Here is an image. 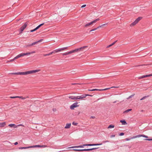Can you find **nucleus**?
Returning <instances> with one entry per match:
<instances>
[{
  "mask_svg": "<svg viewBox=\"0 0 152 152\" xmlns=\"http://www.w3.org/2000/svg\"><path fill=\"white\" fill-rule=\"evenodd\" d=\"M40 71V69H37L34 70L29 71L25 72H13L11 73V74L15 75H27L34 73L38 72Z\"/></svg>",
  "mask_w": 152,
  "mask_h": 152,
  "instance_id": "nucleus-1",
  "label": "nucleus"
},
{
  "mask_svg": "<svg viewBox=\"0 0 152 152\" xmlns=\"http://www.w3.org/2000/svg\"><path fill=\"white\" fill-rule=\"evenodd\" d=\"M87 47V46H84L69 52H67L65 53H62V55L63 56L67 55L69 54H71L72 53L77 52L81 51H83L84 49L86 48Z\"/></svg>",
  "mask_w": 152,
  "mask_h": 152,
  "instance_id": "nucleus-2",
  "label": "nucleus"
},
{
  "mask_svg": "<svg viewBox=\"0 0 152 152\" xmlns=\"http://www.w3.org/2000/svg\"><path fill=\"white\" fill-rule=\"evenodd\" d=\"M102 144H83L81 145L80 146H73L72 147H70L69 148H83V146H96V145H102Z\"/></svg>",
  "mask_w": 152,
  "mask_h": 152,
  "instance_id": "nucleus-3",
  "label": "nucleus"
},
{
  "mask_svg": "<svg viewBox=\"0 0 152 152\" xmlns=\"http://www.w3.org/2000/svg\"><path fill=\"white\" fill-rule=\"evenodd\" d=\"M142 18L141 17H138L134 22L131 23L130 25V26L132 27L135 26L142 19Z\"/></svg>",
  "mask_w": 152,
  "mask_h": 152,
  "instance_id": "nucleus-4",
  "label": "nucleus"
},
{
  "mask_svg": "<svg viewBox=\"0 0 152 152\" xmlns=\"http://www.w3.org/2000/svg\"><path fill=\"white\" fill-rule=\"evenodd\" d=\"M99 20L100 19L99 18L95 19L94 20L92 21L91 22H90L86 24L85 26V27H87L88 26H90L92 25L93 23H96L98 21H99Z\"/></svg>",
  "mask_w": 152,
  "mask_h": 152,
  "instance_id": "nucleus-5",
  "label": "nucleus"
},
{
  "mask_svg": "<svg viewBox=\"0 0 152 152\" xmlns=\"http://www.w3.org/2000/svg\"><path fill=\"white\" fill-rule=\"evenodd\" d=\"M118 88V87H114V86H113L110 88H106L104 89H89L88 90V91H105L108 90L111 88Z\"/></svg>",
  "mask_w": 152,
  "mask_h": 152,
  "instance_id": "nucleus-6",
  "label": "nucleus"
},
{
  "mask_svg": "<svg viewBox=\"0 0 152 152\" xmlns=\"http://www.w3.org/2000/svg\"><path fill=\"white\" fill-rule=\"evenodd\" d=\"M34 52H31V53L29 52V53H20V54L18 55L17 56V57H16V58H19L20 57H21L22 56H24L25 55H29L32 53H34Z\"/></svg>",
  "mask_w": 152,
  "mask_h": 152,
  "instance_id": "nucleus-7",
  "label": "nucleus"
},
{
  "mask_svg": "<svg viewBox=\"0 0 152 152\" xmlns=\"http://www.w3.org/2000/svg\"><path fill=\"white\" fill-rule=\"evenodd\" d=\"M61 51H62V50H61V48H58V49L55 50H53L51 52L49 53H48V56L50 55L53 53L54 54L56 53H58V52H60Z\"/></svg>",
  "mask_w": 152,
  "mask_h": 152,
  "instance_id": "nucleus-8",
  "label": "nucleus"
},
{
  "mask_svg": "<svg viewBox=\"0 0 152 152\" xmlns=\"http://www.w3.org/2000/svg\"><path fill=\"white\" fill-rule=\"evenodd\" d=\"M78 102H76L73 103L70 106V108L71 110L74 109V108L78 107L79 106V105H77Z\"/></svg>",
  "mask_w": 152,
  "mask_h": 152,
  "instance_id": "nucleus-9",
  "label": "nucleus"
},
{
  "mask_svg": "<svg viewBox=\"0 0 152 152\" xmlns=\"http://www.w3.org/2000/svg\"><path fill=\"white\" fill-rule=\"evenodd\" d=\"M87 96H92V95L88 94H85V95H81L80 96H77V99H82L85 98Z\"/></svg>",
  "mask_w": 152,
  "mask_h": 152,
  "instance_id": "nucleus-10",
  "label": "nucleus"
},
{
  "mask_svg": "<svg viewBox=\"0 0 152 152\" xmlns=\"http://www.w3.org/2000/svg\"><path fill=\"white\" fill-rule=\"evenodd\" d=\"M44 24V23H42L41 24H40L39 26H38L37 27L35 28L34 29L31 30H30L31 32H34L36 30H37L38 29H39L41 26H43Z\"/></svg>",
  "mask_w": 152,
  "mask_h": 152,
  "instance_id": "nucleus-11",
  "label": "nucleus"
},
{
  "mask_svg": "<svg viewBox=\"0 0 152 152\" xmlns=\"http://www.w3.org/2000/svg\"><path fill=\"white\" fill-rule=\"evenodd\" d=\"M40 41H37V42H34L32 44H30L27 45H26V47H31V46H32L33 45H35V44H37L38 42H39Z\"/></svg>",
  "mask_w": 152,
  "mask_h": 152,
  "instance_id": "nucleus-12",
  "label": "nucleus"
},
{
  "mask_svg": "<svg viewBox=\"0 0 152 152\" xmlns=\"http://www.w3.org/2000/svg\"><path fill=\"white\" fill-rule=\"evenodd\" d=\"M69 98L72 100H77V96H69Z\"/></svg>",
  "mask_w": 152,
  "mask_h": 152,
  "instance_id": "nucleus-13",
  "label": "nucleus"
},
{
  "mask_svg": "<svg viewBox=\"0 0 152 152\" xmlns=\"http://www.w3.org/2000/svg\"><path fill=\"white\" fill-rule=\"evenodd\" d=\"M71 126V123L67 124H66L65 126V129H68Z\"/></svg>",
  "mask_w": 152,
  "mask_h": 152,
  "instance_id": "nucleus-14",
  "label": "nucleus"
},
{
  "mask_svg": "<svg viewBox=\"0 0 152 152\" xmlns=\"http://www.w3.org/2000/svg\"><path fill=\"white\" fill-rule=\"evenodd\" d=\"M6 124L5 122L0 123V127H3L5 126Z\"/></svg>",
  "mask_w": 152,
  "mask_h": 152,
  "instance_id": "nucleus-15",
  "label": "nucleus"
},
{
  "mask_svg": "<svg viewBox=\"0 0 152 152\" xmlns=\"http://www.w3.org/2000/svg\"><path fill=\"white\" fill-rule=\"evenodd\" d=\"M98 148H92L88 149H84L85 151H89L92 150H95Z\"/></svg>",
  "mask_w": 152,
  "mask_h": 152,
  "instance_id": "nucleus-16",
  "label": "nucleus"
},
{
  "mask_svg": "<svg viewBox=\"0 0 152 152\" xmlns=\"http://www.w3.org/2000/svg\"><path fill=\"white\" fill-rule=\"evenodd\" d=\"M142 136H143V135L139 134V135H137L136 136H134L132 137H131V138H137V137H142Z\"/></svg>",
  "mask_w": 152,
  "mask_h": 152,
  "instance_id": "nucleus-17",
  "label": "nucleus"
},
{
  "mask_svg": "<svg viewBox=\"0 0 152 152\" xmlns=\"http://www.w3.org/2000/svg\"><path fill=\"white\" fill-rule=\"evenodd\" d=\"M41 145H36L33 146H30V148H36V147H40L41 148Z\"/></svg>",
  "mask_w": 152,
  "mask_h": 152,
  "instance_id": "nucleus-18",
  "label": "nucleus"
},
{
  "mask_svg": "<svg viewBox=\"0 0 152 152\" xmlns=\"http://www.w3.org/2000/svg\"><path fill=\"white\" fill-rule=\"evenodd\" d=\"M28 24V22H26L21 27H23L25 29L27 27Z\"/></svg>",
  "mask_w": 152,
  "mask_h": 152,
  "instance_id": "nucleus-19",
  "label": "nucleus"
},
{
  "mask_svg": "<svg viewBox=\"0 0 152 152\" xmlns=\"http://www.w3.org/2000/svg\"><path fill=\"white\" fill-rule=\"evenodd\" d=\"M142 77L143 78H145V77H150V76H152V74L145 75H142Z\"/></svg>",
  "mask_w": 152,
  "mask_h": 152,
  "instance_id": "nucleus-20",
  "label": "nucleus"
},
{
  "mask_svg": "<svg viewBox=\"0 0 152 152\" xmlns=\"http://www.w3.org/2000/svg\"><path fill=\"white\" fill-rule=\"evenodd\" d=\"M120 122L123 125H126L127 124V123L125 120H121L120 121Z\"/></svg>",
  "mask_w": 152,
  "mask_h": 152,
  "instance_id": "nucleus-21",
  "label": "nucleus"
},
{
  "mask_svg": "<svg viewBox=\"0 0 152 152\" xmlns=\"http://www.w3.org/2000/svg\"><path fill=\"white\" fill-rule=\"evenodd\" d=\"M8 126L11 127H14V128H16L17 127V126H16V125L15 124H10Z\"/></svg>",
  "mask_w": 152,
  "mask_h": 152,
  "instance_id": "nucleus-22",
  "label": "nucleus"
},
{
  "mask_svg": "<svg viewBox=\"0 0 152 152\" xmlns=\"http://www.w3.org/2000/svg\"><path fill=\"white\" fill-rule=\"evenodd\" d=\"M25 29L23 27H21L20 28V30L19 31L20 34L22 33L23 31Z\"/></svg>",
  "mask_w": 152,
  "mask_h": 152,
  "instance_id": "nucleus-23",
  "label": "nucleus"
},
{
  "mask_svg": "<svg viewBox=\"0 0 152 152\" xmlns=\"http://www.w3.org/2000/svg\"><path fill=\"white\" fill-rule=\"evenodd\" d=\"M29 98L28 96H27L26 97H23L22 96H18V98H20L22 99H25L26 98Z\"/></svg>",
  "mask_w": 152,
  "mask_h": 152,
  "instance_id": "nucleus-24",
  "label": "nucleus"
},
{
  "mask_svg": "<svg viewBox=\"0 0 152 152\" xmlns=\"http://www.w3.org/2000/svg\"><path fill=\"white\" fill-rule=\"evenodd\" d=\"M117 42V41H115L114 42H113V43H112L111 44H110V45H108L107 46V48H109L110 47L112 46V45H114L116 42Z\"/></svg>",
  "mask_w": 152,
  "mask_h": 152,
  "instance_id": "nucleus-25",
  "label": "nucleus"
},
{
  "mask_svg": "<svg viewBox=\"0 0 152 152\" xmlns=\"http://www.w3.org/2000/svg\"><path fill=\"white\" fill-rule=\"evenodd\" d=\"M29 148H30V146L27 147H20L19 148V149H26Z\"/></svg>",
  "mask_w": 152,
  "mask_h": 152,
  "instance_id": "nucleus-26",
  "label": "nucleus"
},
{
  "mask_svg": "<svg viewBox=\"0 0 152 152\" xmlns=\"http://www.w3.org/2000/svg\"><path fill=\"white\" fill-rule=\"evenodd\" d=\"M107 24H106H106H102V25H101L99 26H98L97 27V28L98 29L99 28H101V27H102L103 26H105Z\"/></svg>",
  "mask_w": 152,
  "mask_h": 152,
  "instance_id": "nucleus-27",
  "label": "nucleus"
},
{
  "mask_svg": "<svg viewBox=\"0 0 152 152\" xmlns=\"http://www.w3.org/2000/svg\"><path fill=\"white\" fill-rule=\"evenodd\" d=\"M73 150L74 151H85L84 149H74Z\"/></svg>",
  "mask_w": 152,
  "mask_h": 152,
  "instance_id": "nucleus-28",
  "label": "nucleus"
},
{
  "mask_svg": "<svg viewBox=\"0 0 152 152\" xmlns=\"http://www.w3.org/2000/svg\"><path fill=\"white\" fill-rule=\"evenodd\" d=\"M132 110V109H128L127 110H126V111H124V113H128V112H129V111H131Z\"/></svg>",
  "mask_w": 152,
  "mask_h": 152,
  "instance_id": "nucleus-29",
  "label": "nucleus"
},
{
  "mask_svg": "<svg viewBox=\"0 0 152 152\" xmlns=\"http://www.w3.org/2000/svg\"><path fill=\"white\" fill-rule=\"evenodd\" d=\"M114 127V125H109L108 126V128H113Z\"/></svg>",
  "mask_w": 152,
  "mask_h": 152,
  "instance_id": "nucleus-30",
  "label": "nucleus"
},
{
  "mask_svg": "<svg viewBox=\"0 0 152 152\" xmlns=\"http://www.w3.org/2000/svg\"><path fill=\"white\" fill-rule=\"evenodd\" d=\"M67 48V47H65L64 48H61L62 51H63L65 50Z\"/></svg>",
  "mask_w": 152,
  "mask_h": 152,
  "instance_id": "nucleus-31",
  "label": "nucleus"
},
{
  "mask_svg": "<svg viewBox=\"0 0 152 152\" xmlns=\"http://www.w3.org/2000/svg\"><path fill=\"white\" fill-rule=\"evenodd\" d=\"M148 96H144V97H143L142 98L140 99V100H142L143 99H145V98H146L147 97H148Z\"/></svg>",
  "mask_w": 152,
  "mask_h": 152,
  "instance_id": "nucleus-32",
  "label": "nucleus"
},
{
  "mask_svg": "<svg viewBox=\"0 0 152 152\" xmlns=\"http://www.w3.org/2000/svg\"><path fill=\"white\" fill-rule=\"evenodd\" d=\"M16 57H17V56L16 57H15L13 59H12L11 60H10V61H14L16 59L18 58H16Z\"/></svg>",
  "mask_w": 152,
  "mask_h": 152,
  "instance_id": "nucleus-33",
  "label": "nucleus"
},
{
  "mask_svg": "<svg viewBox=\"0 0 152 152\" xmlns=\"http://www.w3.org/2000/svg\"><path fill=\"white\" fill-rule=\"evenodd\" d=\"M133 139V138H131V137L130 138H126V139H125V140L126 141H129V140H130L131 139Z\"/></svg>",
  "mask_w": 152,
  "mask_h": 152,
  "instance_id": "nucleus-34",
  "label": "nucleus"
},
{
  "mask_svg": "<svg viewBox=\"0 0 152 152\" xmlns=\"http://www.w3.org/2000/svg\"><path fill=\"white\" fill-rule=\"evenodd\" d=\"M12 99H14L15 98H18V96H11L10 97Z\"/></svg>",
  "mask_w": 152,
  "mask_h": 152,
  "instance_id": "nucleus-35",
  "label": "nucleus"
},
{
  "mask_svg": "<svg viewBox=\"0 0 152 152\" xmlns=\"http://www.w3.org/2000/svg\"><path fill=\"white\" fill-rule=\"evenodd\" d=\"M98 28H97V27L96 28H94V29H91V30L90 31H95V30H96Z\"/></svg>",
  "mask_w": 152,
  "mask_h": 152,
  "instance_id": "nucleus-36",
  "label": "nucleus"
},
{
  "mask_svg": "<svg viewBox=\"0 0 152 152\" xmlns=\"http://www.w3.org/2000/svg\"><path fill=\"white\" fill-rule=\"evenodd\" d=\"M47 147L46 145H41V148H45Z\"/></svg>",
  "mask_w": 152,
  "mask_h": 152,
  "instance_id": "nucleus-37",
  "label": "nucleus"
},
{
  "mask_svg": "<svg viewBox=\"0 0 152 152\" xmlns=\"http://www.w3.org/2000/svg\"><path fill=\"white\" fill-rule=\"evenodd\" d=\"M72 124L74 125H77V123H76L74 122H73L72 123Z\"/></svg>",
  "mask_w": 152,
  "mask_h": 152,
  "instance_id": "nucleus-38",
  "label": "nucleus"
},
{
  "mask_svg": "<svg viewBox=\"0 0 152 152\" xmlns=\"http://www.w3.org/2000/svg\"><path fill=\"white\" fill-rule=\"evenodd\" d=\"M124 133L122 132L120 133V134H119L120 136H123L124 135Z\"/></svg>",
  "mask_w": 152,
  "mask_h": 152,
  "instance_id": "nucleus-39",
  "label": "nucleus"
},
{
  "mask_svg": "<svg viewBox=\"0 0 152 152\" xmlns=\"http://www.w3.org/2000/svg\"><path fill=\"white\" fill-rule=\"evenodd\" d=\"M145 140H146L151 141V140H152V139H145Z\"/></svg>",
  "mask_w": 152,
  "mask_h": 152,
  "instance_id": "nucleus-40",
  "label": "nucleus"
},
{
  "mask_svg": "<svg viewBox=\"0 0 152 152\" xmlns=\"http://www.w3.org/2000/svg\"><path fill=\"white\" fill-rule=\"evenodd\" d=\"M134 95H132L130 96L128 98V99H129L131 98L132 97V96H134Z\"/></svg>",
  "mask_w": 152,
  "mask_h": 152,
  "instance_id": "nucleus-41",
  "label": "nucleus"
},
{
  "mask_svg": "<svg viewBox=\"0 0 152 152\" xmlns=\"http://www.w3.org/2000/svg\"><path fill=\"white\" fill-rule=\"evenodd\" d=\"M142 137H145V138H148V136L145 135H143Z\"/></svg>",
  "mask_w": 152,
  "mask_h": 152,
  "instance_id": "nucleus-42",
  "label": "nucleus"
},
{
  "mask_svg": "<svg viewBox=\"0 0 152 152\" xmlns=\"http://www.w3.org/2000/svg\"><path fill=\"white\" fill-rule=\"evenodd\" d=\"M86 6V4H84L81 6V7H85Z\"/></svg>",
  "mask_w": 152,
  "mask_h": 152,
  "instance_id": "nucleus-43",
  "label": "nucleus"
},
{
  "mask_svg": "<svg viewBox=\"0 0 152 152\" xmlns=\"http://www.w3.org/2000/svg\"><path fill=\"white\" fill-rule=\"evenodd\" d=\"M109 142V141L107 140V141H103V143H106V142Z\"/></svg>",
  "mask_w": 152,
  "mask_h": 152,
  "instance_id": "nucleus-44",
  "label": "nucleus"
},
{
  "mask_svg": "<svg viewBox=\"0 0 152 152\" xmlns=\"http://www.w3.org/2000/svg\"><path fill=\"white\" fill-rule=\"evenodd\" d=\"M142 78H142V76L138 77L139 79H142Z\"/></svg>",
  "mask_w": 152,
  "mask_h": 152,
  "instance_id": "nucleus-45",
  "label": "nucleus"
},
{
  "mask_svg": "<svg viewBox=\"0 0 152 152\" xmlns=\"http://www.w3.org/2000/svg\"><path fill=\"white\" fill-rule=\"evenodd\" d=\"M115 135H112L110 136V137H115Z\"/></svg>",
  "mask_w": 152,
  "mask_h": 152,
  "instance_id": "nucleus-46",
  "label": "nucleus"
},
{
  "mask_svg": "<svg viewBox=\"0 0 152 152\" xmlns=\"http://www.w3.org/2000/svg\"><path fill=\"white\" fill-rule=\"evenodd\" d=\"M18 144V142H16L14 143L15 145H16Z\"/></svg>",
  "mask_w": 152,
  "mask_h": 152,
  "instance_id": "nucleus-47",
  "label": "nucleus"
},
{
  "mask_svg": "<svg viewBox=\"0 0 152 152\" xmlns=\"http://www.w3.org/2000/svg\"><path fill=\"white\" fill-rule=\"evenodd\" d=\"M18 126H23V125L22 124H20V125H18Z\"/></svg>",
  "mask_w": 152,
  "mask_h": 152,
  "instance_id": "nucleus-48",
  "label": "nucleus"
},
{
  "mask_svg": "<svg viewBox=\"0 0 152 152\" xmlns=\"http://www.w3.org/2000/svg\"><path fill=\"white\" fill-rule=\"evenodd\" d=\"M91 118H95V117L94 116H91Z\"/></svg>",
  "mask_w": 152,
  "mask_h": 152,
  "instance_id": "nucleus-49",
  "label": "nucleus"
},
{
  "mask_svg": "<svg viewBox=\"0 0 152 152\" xmlns=\"http://www.w3.org/2000/svg\"><path fill=\"white\" fill-rule=\"evenodd\" d=\"M43 56H48V54H44V55H43Z\"/></svg>",
  "mask_w": 152,
  "mask_h": 152,
  "instance_id": "nucleus-50",
  "label": "nucleus"
},
{
  "mask_svg": "<svg viewBox=\"0 0 152 152\" xmlns=\"http://www.w3.org/2000/svg\"><path fill=\"white\" fill-rule=\"evenodd\" d=\"M56 110V109H53V111H55Z\"/></svg>",
  "mask_w": 152,
  "mask_h": 152,
  "instance_id": "nucleus-51",
  "label": "nucleus"
},
{
  "mask_svg": "<svg viewBox=\"0 0 152 152\" xmlns=\"http://www.w3.org/2000/svg\"><path fill=\"white\" fill-rule=\"evenodd\" d=\"M77 84V83H72V85H76V84Z\"/></svg>",
  "mask_w": 152,
  "mask_h": 152,
  "instance_id": "nucleus-52",
  "label": "nucleus"
}]
</instances>
